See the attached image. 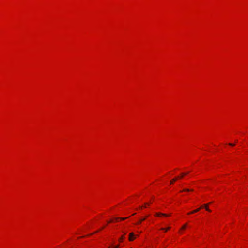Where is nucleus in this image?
<instances>
[{
  "label": "nucleus",
  "instance_id": "obj_1",
  "mask_svg": "<svg viewBox=\"0 0 248 248\" xmlns=\"http://www.w3.org/2000/svg\"><path fill=\"white\" fill-rule=\"evenodd\" d=\"M205 208L206 210L208 211H211L209 208H208L207 206L206 205H204L203 206H202L201 207H200V208L195 210H193V211L190 212L189 213V214H192V213H196L197 212H198V211H199L202 208Z\"/></svg>",
  "mask_w": 248,
  "mask_h": 248
},
{
  "label": "nucleus",
  "instance_id": "obj_2",
  "mask_svg": "<svg viewBox=\"0 0 248 248\" xmlns=\"http://www.w3.org/2000/svg\"><path fill=\"white\" fill-rule=\"evenodd\" d=\"M134 234L133 232L129 233V240L132 241L135 238Z\"/></svg>",
  "mask_w": 248,
  "mask_h": 248
},
{
  "label": "nucleus",
  "instance_id": "obj_3",
  "mask_svg": "<svg viewBox=\"0 0 248 248\" xmlns=\"http://www.w3.org/2000/svg\"><path fill=\"white\" fill-rule=\"evenodd\" d=\"M178 178L179 177H175L174 178V179H173L172 180H171L170 181V184H173L175 182H176L178 179Z\"/></svg>",
  "mask_w": 248,
  "mask_h": 248
},
{
  "label": "nucleus",
  "instance_id": "obj_4",
  "mask_svg": "<svg viewBox=\"0 0 248 248\" xmlns=\"http://www.w3.org/2000/svg\"><path fill=\"white\" fill-rule=\"evenodd\" d=\"M157 216H158V217L161 216H165V217H167V216H168L169 215H168L167 214H165L158 213L157 214Z\"/></svg>",
  "mask_w": 248,
  "mask_h": 248
},
{
  "label": "nucleus",
  "instance_id": "obj_5",
  "mask_svg": "<svg viewBox=\"0 0 248 248\" xmlns=\"http://www.w3.org/2000/svg\"><path fill=\"white\" fill-rule=\"evenodd\" d=\"M193 189H187V188H186V189H184L183 191H193Z\"/></svg>",
  "mask_w": 248,
  "mask_h": 248
},
{
  "label": "nucleus",
  "instance_id": "obj_6",
  "mask_svg": "<svg viewBox=\"0 0 248 248\" xmlns=\"http://www.w3.org/2000/svg\"><path fill=\"white\" fill-rule=\"evenodd\" d=\"M170 229V227H168L167 228H161V230H165V231H167V230H169Z\"/></svg>",
  "mask_w": 248,
  "mask_h": 248
},
{
  "label": "nucleus",
  "instance_id": "obj_7",
  "mask_svg": "<svg viewBox=\"0 0 248 248\" xmlns=\"http://www.w3.org/2000/svg\"><path fill=\"white\" fill-rule=\"evenodd\" d=\"M119 247V245H117L114 246L113 247H109V248H118Z\"/></svg>",
  "mask_w": 248,
  "mask_h": 248
},
{
  "label": "nucleus",
  "instance_id": "obj_8",
  "mask_svg": "<svg viewBox=\"0 0 248 248\" xmlns=\"http://www.w3.org/2000/svg\"><path fill=\"white\" fill-rule=\"evenodd\" d=\"M188 173V172L182 173V177H184L185 175H187Z\"/></svg>",
  "mask_w": 248,
  "mask_h": 248
},
{
  "label": "nucleus",
  "instance_id": "obj_9",
  "mask_svg": "<svg viewBox=\"0 0 248 248\" xmlns=\"http://www.w3.org/2000/svg\"><path fill=\"white\" fill-rule=\"evenodd\" d=\"M145 219V218H143L142 219V220H140V221H139V222H138L139 224H140L142 221L144 220Z\"/></svg>",
  "mask_w": 248,
  "mask_h": 248
},
{
  "label": "nucleus",
  "instance_id": "obj_10",
  "mask_svg": "<svg viewBox=\"0 0 248 248\" xmlns=\"http://www.w3.org/2000/svg\"><path fill=\"white\" fill-rule=\"evenodd\" d=\"M186 227V225L185 224L182 227V229H185Z\"/></svg>",
  "mask_w": 248,
  "mask_h": 248
},
{
  "label": "nucleus",
  "instance_id": "obj_11",
  "mask_svg": "<svg viewBox=\"0 0 248 248\" xmlns=\"http://www.w3.org/2000/svg\"><path fill=\"white\" fill-rule=\"evenodd\" d=\"M123 239H124V237H122L119 239V241H120V242L122 241V240H123Z\"/></svg>",
  "mask_w": 248,
  "mask_h": 248
},
{
  "label": "nucleus",
  "instance_id": "obj_12",
  "mask_svg": "<svg viewBox=\"0 0 248 248\" xmlns=\"http://www.w3.org/2000/svg\"><path fill=\"white\" fill-rule=\"evenodd\" d=\"M126 218H119V219H121V220H124V219H125Z\"/></svg>",
  "mask_w": 248,
  "mask_h": 248
},
{
  "label": "nucleus",
  "instance_id": "obj_13",
  "mask_svg": "<svg viewBox=\"0 0 248 248\" xmlns=\"http://www.w3.org/2000/svg\"><path fill=\"white\" fill-rule=\"evenodd\" d=\"M229 145L230 146H234V144H232V143H229Z\"/></svg>",
  "mask_w": 248,
  "mask_h": 248
},
{
  "label": "nucleus",
  "instance_id": "obj_14",
  "mask_svg": "<svg viewBox=\"0 0 248 248\" xmlns=\"http://www.w3.org/2000/svg\"><path fill=\"white\" fill-rule=\"evenodd\" d=\"M177 177H179V178H178V179H181V178H182L183 177H182V174H181V175H180V176H177Z\"/></svg>",
  "mask_w": 248,
  "mask_h": 248
},
{
  "label": "nucleus",
  "instance_id": "obj_15",
  "mask_svg": "<svg viewBox=\"0 0 248 248\" xmlns=\"http://www.w3.org/2000/svg\"><path fill=\"white\" fill-rule=\"evenodd\" d=\"M113 221H114V220H110L109 221H108V223H110V222H113Z\"/></svg>",
  "mask_w": 248,
  "mask_h": 248
},
{
  "label": "nucleus",
  "instance_id": "obj_16",
  "mask_svg": "<svg viewBox=\"0 0 248 248\" xmlns=\"http://www.w3.org/2000/svg\"><path fill=\"white\" fill-rule=\"evenodd\" d=\"M118 219H119V218H115V220L116 221H117Z\"/></svg>",
  "mask_w": 248,
  "mask_h": 248
}]
</instances>
